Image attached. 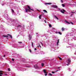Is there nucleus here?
I'll return each instance as SVG.
<instances>
[{"mask_svg": "<svg viewBox=\"0 0 76 76\" xmlns=\"http://www.w3.org/2000/svg\"><path fill=\"white\" fill-rule=\"evenodd\" d=\"M43 12H45V13H47V11L45 10H43Z\"/></svg>", "mask_w": 76, "mask_h": 76, "instance_id": "17", "label": "nucleus"}, {"mask_svg": "<svg viewBox=\"0 0 76 76\" xmlns=\"http://www.w3.org/2000/svg\"><path fill=\"white\" fill-rule=\"evenodd\" d=\"M12 61H14V59L13 58H12Z\"/></svg>", "mask_w": 76, "mask_h": 76, "instance_id": "36", "label": "nucleus"}, {"mask_svg": "<svg viewBox=\"0 0 76 76\" xmlns=\"http://www.w3.org/2000/svg\"><path fill=\"white\" fill-rule=\"evenodd\" d=\"M64 12H66V11L63 9L61 10V13H64Z\"/></svg>", "mask_w": 76, "mask_h": 76, "instance_id": "3", "label": "nucleus"}, {"mask_svg": "<svg viewBox=\"0 0 76 76\" xmlns=\"http://www.w3.org/2000/svg\"><path fill=\"white\" fill-rule=\"evenodd\" d=\"M56 34H58V33L57 32H56Z\"/></svg>", "mask_w": 76, "mask_h": 76, "instance_id": "46", "label": "nucleus"}, {"mask_svg": "<svg viewBox=\"0 0 76 76\" xmlns=\"http://www.w3.org/2000/svg\"><path fill=\"white\" fill-rule=\"evenodd\" d=\"M45 23H47V22H46V21L45 20Z\"/></svg>", "mask_w": 76, "mask_h": 76, "instance_id": "45", "label": "nucleus"}, {"mask_svg": "<svg viewBox=\"0 0 76 76\" xmlns=\"http://www.w3.org/2000/svg\"><path fill=\"white\" fill-rule=\"evenodd\" d=\"M58 58H59L60 60H62V58H61L60 57H58Z\"/></svg>", "mask_w": 76, "mask_h": 76, "instance_id": "25", "label": "nucleus"}, {"mask_svg": "<svg viewBox=\"0 0 76 76\" xmlns=\"http://www.w3.org/2000/svg\"><path fill=\"white\" fill-rule=\"evenodd\" d=\"M48 73H46V74H45V76H47V74Z\"/></svg>", "mask_w": 76, "mask_h": 76, "instance_id": "35", "label": "nucleus"}, {"mask_svg": "<svg viewBox=\"0 0 76 76\" xmlns=\"http://www.w3.org/2000/svg\"><path fill=\"white\" fill-rule=\"evenodd\" d=\"M45 4H51V3H46Z\"/></svg>", "mask_w": 76, "mask_h": 76, "instance_id": "13", "label": "nucleus"}, {"mask_svg": "<svg viewBox=\"0 0 76 76\" xmlns=\"http://www.w3.org/2000/svg\"><path fill=\"white\" fill-rule=\"evenodd\" d=\"M58 33L59 34H60V35H62V34L60 32H58Z\"/></svg>", "mask_w": 76, "mask_h": 76, "instance_id": "21", "label": "nucleus"}, {"mask_svg": "<svg viewBox=\"0 0 76 76\" xmlns=\"http://www.w3.org/2000/svg\"><path fill=\"white\" fill-rule=\"evenodd\" d=\"M41 65H42V67H43V66H44V63H42Z\"/></svg>", "mask_w": 76, "mask_h": 76, "instance_id": "19", "label": "nucleus"}, {"mask_svg": "<svg viewBox=\"0 0 76 76\" xmlns=\"http://www.w3.org/2000/svg\"><path fill=\"white\" fill-rule=\"evenodd\" d=\"M43 71L44 73H48V72H46V69H44Z\"/></svg>", "mask_w": 76, "mask_h": 76, "instance_id": "8", "label": "nucleus"}, {"mask_svg": "<svg viewBox=\"0 0 76 76\" xmlns=\"http://www.w3.org/2000/svg\"><path fill=\"white\" fill-rule=\"evenodd\" d=\"M7 35H9V36H10V37L11 38H12V36H11V35H10L9 34H7Z\"/></svg>", "mask_w": 76, "mask_h": 76, "instance_id": "16", "label": "nucleus"}, {"mask_svg": "<svg viewBox=\"0 0 76 76\" xmlns=\"http://www.w3.org/2000/svg\"><path fill=\"white\" fill-rule=\"evenodd\" d=\"M60 67H59L58 68H57V69H60Z\"/></svg>", "mask_w": 76, "mask_h": 76, "instance_id": "41", "label": "nucleus"}, {"mask_svg": "<svg viewBox=\"0 0 76 76\" xmlns=\"http://www.w3.org/2000/svg\"><path fill=\"white\" fill-rule=\"evenodd\" d=\"M18 43H19L20 44H22V42H18Z\"/></svg>", "mask_w": 76, "mask_h": 76, "instance_id": "29", "label": "nucleus"}, {"mask_svg": "<svg viewBox=\"0 0 76 76\" xmlns=\"http://www.w3.org/2000/svg\"><path fill=\"white\" fill-rule=\"evenodd\" d=\"M59 39H58L57 40V41H58V42H57V45H58V42H59Z\"/></svg>", "mask_w": 76, "mask_h": 76, "instance_id": "18", "label": "nucleus"}, {"mask_svg": "<svg viewBox=\"0 0 76 76\" xmlns=\"http://www.w3.org/2000/svg\"><path fill=\"white\" fill-rule=\"evenodd\" d=\"M6 57V55H4V57Z\"/></svg>", "mask_w": 76, "mask_h": 76, "instance_id": "39", "label": "nucleus"}, {"mask_svg": "<svg viewBox=\"0 0 76 76\" xmlns=\"http://www.w3.org/2000/svg\"><path fill=\"white\" fill-rule=\"evenodd\" d=\"M28 37L30 40H31L32 38V37L31 36V35L30 34L29 35Z\"/></svg>", "mask_w": 76, "mask_h": 76, "instance_id": "9", "label": "nucleus"}, {"mask_svg": "<svg viewBox=\"0 0 76 76\" xmlns=\"http://www.w3.org/2000/svg\"><path fill=\"white\" fill-rule=\"evenodd\" d=\"M54 17H55V18H56V19L57 20H58V18L57 17V16H56V15H54Z\"/></svg>", "mask_w": 76, "mask_h": 76, "instance_id": "11", "label": "nucleus"}, {"mask_svg": "<svg viewBox=\"0 0 76 76\" xmlns=\"http://www.w3.org/2000/svg\"><path fill=\"white\" fill-rule=\"evenodd\" d=\"M7 39H8V38H7Z\"/></svg>", "mask_w": 76, "mask_h": 76, "instance_id": "52", "label": "nucleus"}, {"mask_svg": "<svg viewBox=\"0 0 76 76\" xmlns=\"http://www.w3.org/2000/svg\"><path fill=\"white\" fill-rule=\"evenodd\" d=\"M41 16H42V15H40L39 16V18L40 19H41Z\"/></svg>", "mask_w": 76, "mask_h": 76, "instance_id": "10", "label": "nucleus"}, {"mask_svg": "<svg viewBox=\"0 0 76 76\" xmlns=\"http://www.w3.org/2000/svg\"><path fill=\"white\" fill-rule=\"evenodd\" d=\"M39 45L40 48H41V45H39Z\"/></svg>", "mask_w": 76, "mask_h": 76, "instance_id": "31", "label": "nucleus"}, {"mask_svg": "<svg viewBox=\"0 0 76 76\" xmlns=\"http://www.w3.org/2000/svg\"><path fill=\"white\" fill-rule=\"evenodd\" d=\"M27 6L28 7V9H29V10H32V11H34V10H32V9H31L30 7V6H29V5H27Z\"/></svg>", "mask_w": 76, "mask_h": 76, "instance_id": "4", "label": "nucleus"}, {"mask_svg": "<svg viewBox=\"0 0 76 76\" xmlns=\"http://www.w3.org/2000/svg\"><path fill=\"white\" fill-rule=\"evenodd\" d=\"M58 70H57L55 72H58Z\"/></svg>", "mask_w": 76, "mask_h": 76, "instance_id": "42", "label": "nucleus"}, {"mask_svg": "<svg viewBox=\"0 0 76 76\" xmlns=\"http://www.w3.org/2000/svg\"><path fill=\"white\" fill-rule=\"evenodd\" d=\"M68 62H67L68 64H70V62H71V60H70V58H68Z\"/></svg>", "mask_w": 76, "mask_h": 76, "instance_id": "1", "label": "nucleus"}, {"mask_svg": "<svg viewBox=\"0 0 76 76\" xmlns=\"http://www.w3.org/2000/svg\"><path fill=\"white\" fill-rule=\"evenodd\" d=\"M3 37H6V38H8V36H7V35H3Z\"/></svg>", "mask_w": 76, "mask_h": 76, "instance_id": "12", "label": "nucleus"}, {"mask_svg": "<svg viewBox=\"0 0 76 76\" xmlns=\"http://www.w3.org/2000/svg\"><path fill=\"white\" fill-rule=\"evenodd\" d=\"M8 70L9 72H10V68H9L8 69Z\"/></svg>", "mask_w": 76, "mask_h": 76, "instance_id": "27", "label": "nucleus"}, {"mask_svg": "<svg viewBox=\"0 0 76 76\" xmlns=\"http://www.w3.org/2000/svg\"><path fill=\"white\" fill-rule=\"evenodd\" d=\"M34 67H35L36 69H39V66H38V65L37 64H36L34 66Z\"/></svg>", "mask_w": 76, "mask_h": 76, "instance_id": "2", "label": "nucleus"}, {"mask_svg": "<svg viewBox=\"0 0 76 76\" xmlns=\"http://www.w3.org/2000/svg\"><path fill=\"white\" fill-rule=\"evenodd\" d=\"M3 75V71H0V76H2L1 75Z\"/></svg>", "mask_w": 76, "mask_h": 76, "instance_id": "6", "label": "nucleus"}, {"mask_svg": "<svg viewBox=\"0 0 76 76\" xmlns=\"http://www.w3.org/2000/svg\"><path fill=\"white\" fill-rule=\"evenodd\" d=\"M73 15V14H72V15Z\"/></svg>", "mask_w": 76, "mask_h": 76, "instance_id": "50", "label": "nucleus"}, {"mask_svg": "<svg viewBox=\"0 0 76 76\" xmlns=\"http://www.w3.org/2000/svg\"><path fill=\"white\" fill-rule=\"evenodd\" d=\"M31 44L32 47H34V45H33V42H31Z\"/></svg>", "mask_w": 76, "mask_h": 76, "instance_id": "26", "label": "nucleus"}, {"mask_svg": "<svg viewBox=\"0 0 76 76\" xmlns=\"http://www.w3.org/2000/svg\"><path fill=\"white\" fill-rule=\"evenodd\" d=\"M66 23H68V24H70V23H69V22L67 21H66Z\"/></svg>", "mask_w": 76, "mask_h": 76, "instance_id": "22", "label": "nucleus"}, {"mask_svg": "<svg viewBox=\"0 0 76 76\" xmlns=\"http://www.w3.org/2000/svg\"><path fill=\"white\" fill-rule=\"evenodd\" d=\"M52 7H53L54 8H57L58 7L56 5H52Z\"/></svg>", "mask_w": 76, "mask_h": 76, "instance_id": "5", "label": "nucleus"}, {"mask_svg": "<svg viewBox=\"0 0 76 76\" xmlns=\"http://www.w3.org/2000/svg\"><path fill=\"white\" fill-rule=\"evenodd\" d=\"M59 10H60V11H61V10H60V8H59Z\"/></svg>", "mask_w": 76, "mask_h": 76, "instance_id": "44", "label": "nucleus"}, {"mask_svg": "<svg viewBox=\"0 0 76 76\" xmlns=\"http://www.w3.org/2000/svg\"><path fill=\"white\" fill-rule=\"evenodd\" d=\"M29 51H30V53H31V50L29 49Z\"/></svg>", "mask_w": 76, "mask_h": 76, "instance_id": "34", "label": "nucleus"}, {"mask_svg": "<svg viewBox=\"0 0 76 76\" xmlns=\"http://www.w3.org/2000/svg\"><path fill=\"white\" fill-rule=\"evenodd\" d=\"M66 65H67V66H69V64H67Z\"/></svg>", "mask_w": 76, "mask_h": 76, "instance_id": "47", "label": "nucleus"}, {"mask_svg": "<svg viewBox=\"0 0 76 76\" xmlns=\"http://www.w3.org/2000/svg\"><path fill=\"white\" fill-rule=\"evenodd\" d=\"M37 50V48H35L34 50L35 51V50Z\"/></svg>", "mask_w": 76, "mask_h": 76, "instance_id": "40", "label": "nucleus"}, {"mask_svg": "<svg viewBox=\"0 0 76 76\" xmlns=\"http://www.w3.org/2000/svg\"><path fill=\"white\" fill-rule=\"evenodd\" d=\"M37 47H39V46H37Z\"/></svg>", "mask_w": 76, "mask_h": 76, "instance_id": "49", "label": "nucleus"}, {"mask_svg": "<svg viewBox=\"0 0 76 76\" xmlns=\"http://www.w3.org/2000/svg\"><path fill=\"white\" fill-rule=\"evenodd\" d=\"M17 28H19V27H22V26L20 25H18L17 26Z\"/></svg>", "mask_w": 76, "mask_h": 76, "instance_id": "15", "label": "nucleus"}, {"mask_svg": "<svg viewBox=\"0 0 76 76\" xmlns=\"http://www.w3.org/2000/svg\"><path fill=\"white\" fill-rule=\"evenodd\" d=\"M45 19H46V18H45Z\"/></svg>", "mask_w": 76, "mask_h": 76, "instance_id": "51", "label": "nucleus"}, {"mask_svg": "<svg viewBox=\"0 0 76 76\" xmlns=\"http://www.w3.org/2000/svg\"><path fill=\"white\" fill-rule=\"evenodd\" d=\"M49 27H50V28H51V27H52V26H51V24H49Z\"/></svg>", "mask_w": 76, "mask_h": 76, "instance_id": "24", "label": "nucleus"}, {"mask_svg": "<svg viewBox=\"0 0 76 76\" xmlns=\"http://www.w3.org/2000/svg\"><path fill=\"white\" fill-rule=\"evenodd\" d=\"M11 10L12 12H13V13H15V12H14V10H13V9H12Z\"/></svg>", "mask_w": 76, "mask_h": 76, "instance_id": "23", "label": "nucleus"}, {"mask_svg": "<svg viewBox=\"0 0 76 76\" xmlns=\"http://www.w3.org/2000/svg\"><path fill=\"white\" fill-rule=\"evenodd\" d=\"M62 6L63 7H64L65 6V5H64V4H62Z\"/></svg>", "mask_w": 76, "mask_h": 76, "instance_id": "20", "label": "nucleus"}, {"mask_svg": "<svg viewBox=\"0 0 76 76\" xmlns=\"http://www.w3.org/2000/svg\"><path fill=\"white\" fill-rule=\"evenodd\" d=\"M71 13H75V12H71Z\"/></svg>", "mask_w": 76, "mask_h": 76, "instance_id": "37", "label": "nucleus"}, {"mask_svg": "<svg viewBox=\"0 0 76 76\" xmlns=\"http://www.w3.org/2000/svg\"><path fill=\"white\" fill-rule=\"evenodd\" d=\"M52 73H53V74H54V72H53V71H52Z\"/></svg>", "mask_w": 76, "mask_h": 76, "instance_id": "32", "label": "nucleus"}, {"mask_svg": "<svg viewBox=\"0 0 76 76\" xmlns=\"http://www.w3.org/2000/svg\"><path fill=\"white\" fill-rule=\"evenodd\" d=\"M49 75H50V76H52V74H51V73H49Z\"/></svg>", "mask_w": 76, "mask_h": 76, "instance_id": "28", "label": "nucleus"}, {"mask_svg": "<svg viewBox=\"0 0 76 76\" xmlns=\"http://www.w3.org/2000/svg\"><path fill=\"white\" fill-rule=\"evenodd\" d=\"M26 12V13H28V12H30L29 10V9H25Z\"/></svg>", "mask_w": 76, "mask_h": 76, "instance_id": "7", "label": "nucleus"}, {"mask_svg": "<svg viewBox=\"0 0 76 76\" xmlns=\"http://www.w3.org/2000/svg\"><path fill=\"white\" fill-rule=\"evenodd\" d=\"M4 75H7V74H4Z\"/></svg>", "mask_w": 76, "mask_h": 76, "instance_id": "43", "label": "nucleus"}, {"mask_svg": "<svg viewBox=\"0 0 76 76\" xmlns=\"http://www.w3.org/2000/svg\"><path fill=\"white\" fill-rule=\"evenodd\" d=\"M71 24H72V25H73V23L72 22H71Z\"/></svg>", "mask_w": 76, "mask_h": 76, "instance_id": "33", "label": "nucleus"}, {"mask_svg": "<svg viewBox=\"0 0 76 76\" xmlns=\"http://www.w3.org/2000/svg\"><path fill=\"white\" fill-rule=\"evenodd\" d=\"M61 2H62V3H63V0H61Z\"/></svg>", "mask_w": 76, "mask_h": 76, "instance_id": "38", "label": "nucleus"}, {"mask_svg": "<svg viewBox=\"0 0 76 76\" xmlns=\"http://www.w3.org/2000/svg\"><path fill=\"white\" fill-rule=\"evenodd\" d=\"M64 29H65V28H64L63 27L62 28V31H64Z\"/></svg>", "mask_w": 76, "mask_h": 76, "instance_id": "14", "label": "nucleus"}, {"mask_svg": "<svg viewBox=\"0 0 76 76\" xmlns=\"http://www.w3.org/2000/svg\"><path fill=\"white\" fill-rule=\"evenodd\" d=\"M40 43H41V44H42V46H43V44L42 43V42H40Z\"/></svg>", "mask_w": 76, "mask_h": 76, "instance_id": "30", "label": "nucleus"}, {"mask_svg": "<svg viewBox=\"0 0 76 76\" xmlns=\"http://www.w3.org/2000/svg\"><path fill=\"white\" fill-rule=\"evenodd\" d=\"M36 34H38V33H36Z\"/></svg>", "mask_w": 76, "mask_h": 76, "instance_id": "48", "label": "nucleus"}]
</instances>
